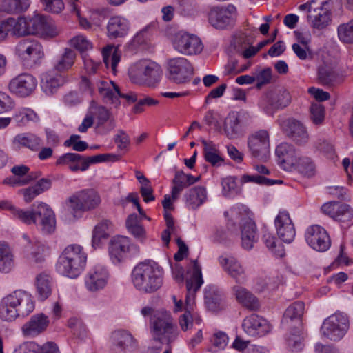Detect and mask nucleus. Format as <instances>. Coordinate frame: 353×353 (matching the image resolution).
Wrapping results in <instances>:
<instances>
[{
	"label": "nucleus",
	"mask_w": 353,
	"mask_h": 353,
	"mask_svg": "<svg viewBox=\"0 0 353 353\" xmlns=\"http://www.w3.org/2000/svg\"><path fill=\"white\" fill-rule=\"evenodd\" d=\"M14 143L20 147L37 151L41 146L42 140L36 134L31 133H21L14 138Z\"/></svg>",
	"instance_id": "nucleus-45"
},
{
	"label": "nucleus",
	"mask_w": 353,
	"mask_h": 353,
	"mask_svg": "<svg viewBox=\"0 0 353 353\" xmlns=\"http://www.w3.org/2000/svg\"><path fill=\"white\" fill-rule=\"evenodd\" d=\"M241 180L243 183H254L260 185H272L276 183H282L281 180H272L259 175L244 174Z\"/></svg>",
	"instance_id": "nucleus-61"
},
{
	"label": "nucleus",
	"mask_w": 353,
	"mask_h": 353,
	"mask_svg": "<svg viewBox=\"0 0 353 353\" xmlns=\"http://www.w3.org/2000/svg\"><path fill=\"white\" fill-rule=\"evenodd\" d=\"M232 290L236 301L243 307L250 311L259 310L261 306L259 300L249 290L236 285L232 287Z\"/></svg>",
	"instance_id": "nucleus-31"
},
{
	"label": "nucleus",
	"mask_w": 353,
	"mask_h": 353,
	"mask_svg": "<svg viewBox=\"0 0 353 353\" xmlns=\"http://www.w3.org/2000/svg\"><path fill=\"white\" fill-rule=\"evenodd\" d=\"M56 165L66 166L74 172H84L89 168L88 157L72 152L60 156L56 161Z\"/></svg>",
	"instance_id": "nucleus-29"
},
{
	"label": "nucleus",
	"mask_w": 353,
	"mask_h": 353,
	"mask_svg": "<svg viewBox=\"0 0 353 353\" xmlns=\"http://www.w3.org/2000/svg\"><path fill=\"white\" fill-rule=\"evenodd\" d=\"M150 329L155 341L168 344L174 341L179 335L170 314L164 310L156 311L150 317Z\"/></svg>",
	"instance_id": "nucleus-6"
},
{
	"label": "nucleus",
	"mask_w": 353,
	"mask_h": 353,
	"mask_svg": "<svg viewBox=\"0 0 353 353\" xmlns=\"http://www.w3.org/2000/svg\"><path fill=\"white\" fill-rule=\"evenodd\" d=\"M230 214L232 218H235L236 221H240L241 240V246L243 249L250 250L258 240L257 229L254 221L247 215L243 214L241 216L236 217L239 214V210L234 208L230 212H225V216Z\"/></svg>",
	"instance_id": "nucleus-10"
},
{
	"label": "nucleus",
	"mask_w": 353,
	"mask_h": 353,
	"mask_svg": "<svg viewBox=\"0 0 353 353\" xmlns=\"http://www.w3.org/2000/svg\"><path fill=\"white\" fill-rule=\"evenodd\" d=\"M318 80L322 85H333L341 83L343 79L332 67L323 65L318 70Z\"/></svg>",
	"instance_id": "nucleus-44"
},
{
	"label": "nucleus",
	"mask_w": 353,
	"mask_h": 353,
	"mask_svg": "<svg viewBox=\"0 0 353 353\" xmlns=\"http://www.w3.org/2000/svg\"><path fill=\"white\" fill-rule=\"evenodd\" d=\"M23 253L26 259L34 262L41 263L45 259V245L35 237L28 234H22Z\"/></svg>",
	"instance_id": "nucleus-25"
},
{
	"label": "nucleus",
	"mask_w": 353,
	"mask_h": 353,
	"mask_svg": "<svg viewBox=\"0 0 353 353\" xmlns=\"http://www.w3.org/2000/svg\"><path fill=\"white\" fill-rule=\"evenodd\" d=\"M87 259L88 254L81 245H68L58 258L56 270L64 276L76 279L85 268Z\"/></svg>",
	"instance_id": "nucleus-4"
},
{
	"label": "nucleus",
	"mask_w": 353,
	"mask_h": 353,
	"mask_svg": "<svg viewBox=\"0 0 353 353\" xmlns=\"http://www.w3.org/2000/svg\"><path fill=\"white\" fill-rule=\"evenodd\" d=\"M172 199L174 200L172 195L170 196L168 194H165L164 196V199L162 201V205L165 210L164 219L167 228L163 231L161 234V239L166 246H168L170 243V235L174 234L176 231L173 218L171 214L167 212L168 210L173 209Z\"/></svg>",
	"instance_id": "nucleus-36"
},
{
	"label": "nucleus",
	"mask_w": 353,
	"mask_h": 353,
	"mask_svg": "<svg viewBox=\"0 0 353 353\" xmlns=\"http://www.w3.org/2000/svg\"><path fill=\"white\" fill-rule=\"evenodd\" d=\"M102 56L105 66L110 67L113 73L115 74L117 65L121 60V50L114 46H108L103 49Z\"/></svg>",
	"instance_id": "nucleus-46"
},
{
	"label": "nucleus",
	"mask_w": 353,
	"mask_h": 353,
	"mask_svg": "<svg viewBox=\"0 0 353 353\" xmlns=\"http://www.w3.org/2000/svg\"><path fill=\"white\" fill-rule=\"evenodd\" d=\"M40 36L43 38H54L59 35L60 30L55 25L54 22L45 18L43 25L42 26Z\"/></svg>",
	"instance_id": "nucleus-59"
},
{
	"label": "nucleus",
	"mask_w": 353,
	"mask_h": 353,
	"mask_svg": "<svg viewBox=\"0 0 353 353\" xmlns=\"http://www.w3.org/2000/svg\"><path fill=\"white\" fill-rule=\"evenodd\" d=\"M77 58L76 52L70 48H65L53 61V69L59 72L68 71L74 65Z\"/></svg>",
	"instance_id": "nucleus-37"
},
{
	"label": "nucleus",
	"mask_w": 353,
	"mask_h": 353,
	"mask_svg": "<svg viewBox=\"0 0 353 353\" xmlns=\"http://www.w3.org/2000/svg\"><path fill=\"white\" fill-rule=\"evenodd\" d=\"M140 252L139 246L124 236L113 237L109 245V255L113 263L117 264L127 257L137 255Z\"/></svg>",
	"instance_id": "nucleus-9"
},
{
	"label": "nucleus",
	"mask_w": 353,
	"mask_h": 353,
	"mask_svg": "<svg viewBox=\"0 0 353 353\" xmlns=\"http://www.w3.org/2000/svg\"><path fill=\"white\" fill-rule=\"evenodd\" d=\"M100 203V196L93 189L77 191L66 201V205L74 217L81 216L83 212L97 208Z\"/></svg>",
	"instance_id": "nucleus-7"
},
{
	"label": "nucleus",
	"mask_w": 353,
	"mask_h": 353,
	"mask_svg": "<svg viewBox=\"0 0 353 353\" xmlns=\"http://www.w3.org/2000/svg\"><path fill=\"white\" fill-rule=\"evenodd\" d=\"M36 292L39 301L47 299L52 294V279L50 275L41 273L36 278Z\"/></svg>",
	"instance_id": "nucleus-43"
},
{
	"label": "nucleus",
	"mask_w": 353,
	"mask_h": 353,
	"mask_svg": "<svg viewBox=\"0 0 353 353\" xmlns=\"http://www.w3.org/2000/svg\"><path fill=\"white\" fill-rule=\"evenodd\" d=\"M282 132L297 144L307 141V128L294 119H285L279 123Z\"/></svg>",
	"instance_id": "nucleus-24"
},
{
	"label": "nucleus",
	"mask_w": 353,
	"mask_h": 353,
	"mask_svg": "<svg viewBox=\"0 0 353 353\" xmlns=\"http://www.w3.org/2000/svg\"><path fill=\"white\" fill-rule=\"evenodd\" d=\"M295 163L292 168H294L299 173L305 176H307L309 174V161L307 157L301 155V152H299V155L295 157Z\"/></svg>",
	"instance_id": "nucleus-63"
},
{
	"label": "nucleus",
	"mask_w": 353,
	"mask_h": 353,
	"mask_svg": "<svg viewBox=\"0 0 353 353\" xmlns=\"http://www.w3.org/2000/svg\"><path fill=\"white\" fill-rule=\"evenodd\" d=\"M163 268L152 260L137 264L130 274L134 288L145 294H152L159 290L163 284Z\"/></svg>",
	"instance_id": "nucleus-1"
},
{
	"label": "nucleus",
	"mask_w": 353,
	"mask_h": 353,
	"mask_svg": "<svg viewBox=\"0 0 353 353\" xmlns=\"http://www.w3.org/2000/svg\"><path fill=\"white\" fill-rule=\"evenodd\" d=\"M16 55L24 64L37 63L44 56L42 45L34 39H22L15 47Z\"/></svg>",
	"instance_id": "nucleus-14"
},
{
	"label": "nucleus",
	"mask_w": 353,
	"mask_h": 353,
	"mask_svg": "<svg viewBox=\"0 0 353 353\" xmlns=\"http://www.w3.org/2000/svg\"><path fill=\"white\" fill-rule=\"evenodd\" d=\"M222 193L225 197L232 198L239 193L236 179L232 176H227L221 180Z\"/></svg>",
	"instance_id": "nucleus-57"
},
{
	"label": "nucleus",
	"mask_w": 353,
	"mask_h": 353,
	"mask_svg": "<svg viewBox=\"0 0 353 353\" xmlns=\"http://www.w3.org/2000/svg\"><path fill=\"white\" fill-rule=\"evenodd\" d=\"M33 224L43 234L54 233L56 230V218L52 208L46 203L37 202L35 221Z\"/></svg>",
	"instance_id": "nucleus-16"
},
{
	"label": "nucleus",
	"mask_w": 353,
	"mask_h": 353,
	"mask_svg": "<svg viewBox=\"0 0 353 353\" xmlns=\"http://www.w3.org/2000/svg\"><path fill=\"white\" fill-rule=\"evenodd\" d=\"M37 85V81L34 76L22 73L11 79L8 87L11 92L21 97H26L35 90Z\"/></svg>",
	"instance_id": "nucleus-22"
},
{
	"label": "nucleus",
	"mask_w": 353,
	"mask_h": 353,
	"mask_svg": "<svg viewBox=\"0 0 353 353\" xmlns=\"http://www.w3.org/2000/svg\"><path fill=\"white\" fill-rule=\"evenodd\" d=\"M172 43L175 50L187 56L199 54L203 49L202 41L197 35L185 31L176 32Z\"/></svg>",
	"instance_id": "nucleus-11"
},
{
	"label": "nucleus",
	"mask_w": 353,
	"mask_h": 353,
	"mask_svg": "<svg viewBox=\"0 0 353 353\" xmlns=\"http://www.w3.org/2000/svg\"><path fill=\"white\" fill-rule=\"evenodd\" d=\"M10 21L12 23V30L14 35L21 37L30 34L28 17H21L17 20L14 18H10Z\"/></svg>",
	"instance_id": "nucleus-54"
},
{
	"label": "nucleus",
	"mask_w": 353,
	"mask_h": 353,
	"mask_svg": "<svg viewBox=\"0 0 353 353\" xmlns=\"http://www.w3.org/2000/svg\"><path fill=\"white\" fill-rule=\"evenodd\" d=\"M278 238L285 243H292L296 236L294 224L287 210H280L274 219Z\"/></svg>",
	"instance_id": "nucleus-19"
},
{
	"label": "nucleus",
	"mask_w": 353,
	"mask_h": 353,
	"mask_svg": "<svg viewBox=\"0 0 353 353\" xmlns=\"http://www.w3.org/2000/svg\"><path fill=\"white\" fill-rule=\"evenodd\" d=\"M206 188L203 186H196L190 189L184 195L185 206L189 210H196L207 200Z\"/></svg>",
	"instance_id": "nucleus-34"
},
{
	"label": "nucleus",
	"mask_w": 353,
	"mask_h": 353,
	"mask_svg": "<svg viewBox=\"0 0 353 353\" xmlns=\"http://www.w3.org/2000/svg\"><path fill=\"white\" fill-rule=\"evenodd\" d=\"M256 88L260 89L264 85L268 84L272 80V70L270 68H266L256 72Z\"/></svg>",
	"instance_id": "nucleus-62"
},
{
	"label": "nucleus",
	"mask_w": 353,
	"mask_h": 353,
	"mask_svg": "<svg viewBox=\"0 0 353 353\" xmlns=\"http://www.w3.org/2000/svg\"><path fill=\"white\" fill-rule=\"evenodd\" d=\"M312 19V26L315 30H322L325 29L332 21L331 7L322 8L314 12Z\"/></svg>",
	"instance_id": "nucleus-49"
},
{
	"label": "nucleus",
	"mask_w": 353,
	"mask_h": 353,
	"mask_svg": "<svg viewBox=\"0 0 353 353\" xmlns=\"http://www.w3.org/2000/svg\"><path fill=\"white\" fill-rule=\"evenodd\" d=\"M110 274L108 269L102 265H97L90 268L84 277V285L90 292H97L105 288L108 283Z\"/></svg>",
	"instance_id": "nucleus-17"
},
{
	"label": "nucleus",
	"mask_w": 353,
	"mask_h": 353,
	"mask_svg": "<svg viewBox=\"0 0 353 353\" xmlns=\"http://www.w3.org/2000/svg\"><path fill=\"white\" fill-rule=\"evenodd\" d=\"M299 152L292 145L281 143L275 150L278 164L285 170H290L296 162L295 157L299 155Z\"/></svg>",
	"instance_id": "nucleus-30"
},
{
	"label": "nucleus",
	"mask_w": 353,
	"mask_h": 353,
	"mask_svg": "<svg viewBox=\"0 0 353 353\" xmlns=\"http://www.w3.org/2000/svg\"><path fill=\"white\" fill-rule=\"evenodd\" d=\"M349 328L347 316L342 312H335L327 317L320 328L322 337L330 341H340Z\"/></svg>",
	"instance_id": "nucleus-8"
},
{
	"label": "nucleus",
	"mask_w": 353,
	"mask_h": 353,
	"mask_svg": "<svg viewBox=\"0 0 353 353\" xmlns=\"http://www.w3.org/2000/svg\"><path fill=\"white\" fill-rule=\"evenodd\" d=\"M162 75L160 65L150 59H141L128 69V76L132 83L148 87H155L160 82Z\"/></svg>",
	"instance_id": "nucleus-5"
},
{
	"label": "nucleus",
	"mask_w": 353,
	"mask_h": 353,
	"mask_svg": "<svg viewBox=\"0 0 353 353\" xmlns=\"http://www.w3.org/2000/svg\"><path fill=\"white\" fill-rule=\"evenodd\" d=\"M236 8L232 4L209 8L207 14L210 24L216 29H225L234 23Z\"/></svg>",
	"instance_id": "nucleus-13"
},
{
	"label": "nucleus",
	"mask_w": 353,
	"mask_h": 353,
	"mask_svg": "<svg viewBox=\"0 0 353 353\" xmlns=\"http://www.w3.org/2000/svg\"><path fill=\"white\" fill-rule=\"evenodd\" d=\"M39 2L46 12L52 14L61 12L65 7L62 0H39Z\"/></svg>",
	"instance_id": "nucleus-60"
},
{
	"label": "nucleus",
	"mask_w": 353,
	"mask_h": 353,
	"mask_svg": "<svg viewBox=\"0 0 353 353\" xmlns=\"http://www.w3.org/2000/svg\"><path fill=\"white\" fill-rule=\"evenodd\" d=\"M219 262L227 274L237 283H244L247 280L246 270L242 263L232 255H222Z\"/></svg>",
	"instance_id": "nucleus-21"
},
{
	"label": "nucleus",
	"mask_w": 353,
	"mask_h": 353,
	"mask_svg": "<svg viewBox=\"0 0 353 353\" xmlns=\"http://www.w3.org/2000/svg\"><path fill=\"white\" fill-rule=\"evenodd\" d=\"M29 18V30L30 34H40L42 26L43 25L46 17L43 15H36Z\"/></svg>",
	"instance_id": "nucleus-64"
},
{
	"label": "nucleus",
	"mask_w": 353,
	"mask_h": 353,
	"mask_svg": "<svg viewBox=\"0 0 353 353\" xmlns=\"http://www.w3.org/2000/svg\"><path fill=\"white\" fill-rule=\"evenodd\" d=\"M302 336V327H295L286 334L285 340L287 347L292 352H299L305 345Z\"/></svg>",
	"instance_id": "nucleus-47"
},
{
	"label": "nucleus",
	"mask_w": 353,
	"mask_h": 353,
	"mask_svg": "<svg viewBox=\"0 0 353 353\" xmlns=\"http://www.w3.org/2000/svg\"><path fill=\"white\" fill-rule=\"evenodd\" d=\"M36 204L34 203L30 210L13 206L11 211L12 219L21 221L26 225H32L35 221Z\"/></svg>",
	"instance_id": "nucleus-50"
},
{
	"label": "nucleus",
	"mask_w": 353,
	"mask_h": 353,
	"mask_svg": "<svg viewBox=\"0 0 353 353\" xmlns=\"http://www.w3.org/2000/svg\"><path fill=\"white\" fill-rule=\"evenodd\" d=\"M192 275L186 279L187 294L185 299V313L179 318V323L183 332L200 327L202 319L194 312V299L196 292L200 289L203 280L202 278L201 267L196 260L192 261Z\"/></svg>",
	"instance_id": "nucleus-2"
},
{
	"label": "nucleus",
	"mask_w": 353,
	"mask_h": 353,
	"mask_svg": "<svg viewBox=\"0 0 353 353\" xmlns=\"http://www.w3.org/2000/svg\"><path fill=\"white\" fill-rule=\"evenodd\" d=\"M128 232L139 242L143 243L147 239V232L141 224V218L136 214H131L126 220Z\"/></svg>",
	"instance_id": "nucleus-40"
},
{
	"label": "nucleus",
	"mask_w": 353,
	"mask_h": 353,
	"mask_svg": "<svg viewBox=\"0 0 353 353\" xmlns=\"http://www.w3.org/2000/svg\"><path fill=\"white\" fill-rule=\"evenodd\" d=\"M50 325L49 317L43 313L32 315L25 323L22 327V333L27 338H35L44 333Z\"/></svg>",
	"instance_id": "nucleus-27"
},
{
	"label": "nucleus",
	"mask_w": 353,
	"mask_h": 353,
	"mask_svg": "<svg viewBox=\"0 0 353 353\" xmlns=\"http://www.w3.org/2000/svg\"><path fill=\"white\" fill-rule=\"evenodd\" d=\"M30 5V0H3L0 9L9 14H18L27 10Z\"/></svg>",
	"instance_id": "nucleus-51"
},
{
	"label": "nucleus",
	"mask_w": 353,
	"mask_h": 353,
	"mask_svg": "<svg viewBox=\"0 0 353 353\" xmlns=\"http://www.w3.org/2000/svg\"><path fill=\"white\" fill-rule=\"evenodd\" d=\"M32 295L21 290L3 296L0 301V319L11 322L18 317H25L34 310Z\"/></svg>",
	"instance_id": "nucleus-3"
},
{
	"label": "nucleus",
	"mask_w": 353,
	"mask_h": 353,
	"mask_svg": "<svg viewBox=\"0 0 353 353\" xmlns=\"http://www.w3.org/2000/svg\"><path fill=\"white\" fill-rule=\"evenodd\" d=\"M109 345L117 353H128L136 348L137 341L129 331L116 330L110 334Z\"/></svg>",
	"instance_id": "nucleus-18"
},
{
	"label": "nucleus",
	"mask_w": 353,
	"mask_h": 353,
	"mask_svg": "<svg viewBox=\"0 0 353 353\" xmlns=\"http://www.w3.org/2000/svg\"><path fill=\"white\" fill-rule=\"evenodd\" d=\"M331 241L325 230L318 225L310 227V247L318 252L326 251Z\"/></svg>",
	"instance_id": "nucleus-32"
},
{
	"label": "nucleus",
	"mask_w": 353,
	"mask_h": 353,
	"mask_svg": "<svg viewBox=\"0 0 353 353\" xmlns=\"http://www.w3.org/2000/svg\"><path fill=\"white\" fill-rule=\"evenodd\" d=\"M14 267V255L6 243H0V272H8Z\"/></svg>",
	"instance_id": "nucleus-52"
},
{
	"label": "nucleus",
	"mask_w": 353,
	"mask_h": 353,
	"mask_svg": "<svg viewBox=\"0 0 353 353\" xmlns=\"http://www.w3.org/2000/svg\"><path fill=\"white\" fill-rule=\"evenodd\" d=\"M99 92L106 103L115 107L120 104L119 96L121 92L118 86L112 81H101L98 85Z\"/></svg>",
	"instance_id": "nucleus-35"
},
{
	"label": "nucleus",
	"mask_w": 353,
	"mask_h": 353,
	"mask_svg": "<svg viewBox=\"0 0 353 353\" xmlns=\"http://www.w3.org/2000/svg\"><path fill=\"white\" fill-rule=\"evenodd\" d=\"M205 160L212 166H220L223 163L220 151L216 144L211 141L202 140Z\"/></svg>",
	"instance_id": "nucleus-42"
},
{
	"label": "nucleus",
	"mask_w": 353,
	"mask_h": 353,
	"mask_svg": "<svg viewBox=\"0 0 353 353\" xmlns=\"http://www.w3.org/2000/svg\"><path fill=\"white\" fill-rule=\"evenodd\" d=\"M338 37L345 43H353V19L340 24L337 28Z\"/></svg>",
	"instance_id": "nucleus-56"
},
{
	"label": "nucleus",
	"mask_w": 353,
	"mask_h": 353,
	"mask_svg": "<svg viewBox=\"0 0 353 353\" xmlns=\"http://www.w3.org/2000/svg\"><path fill=\"white\" fill-rule=\"evenodd\" d=\"M16 125L19 127L26 125L30 121L34 123L39 121L38 114L32 109L28 108H21L17 109L11 117Z\"/></svg>",
	"instance_id": "nucleus-48"
},
{
	"label": "nucleus",
	"mask_w": 353,
	"mask_h": 353,
	"mask_svg": "<svg viewBox=\"0 0 353 353\" xmlns=\"http://www.w3.org/2000/svg\"><path fill=\"white\" fill-rule=\"evenodd\" d=\"M112 231V223L108 220L99 223L92 232V246L94 249L99 248L102 240L107 239Z\"/></svg>",
	"instance_id": "nucleus-41"
},
{
	"label": "nucleus",
	"mask_w": 353,
	"mask_h": 353,
	"mask_svg": "<svg viewBox=\"0 0 353 353\" xmlns=\"http://www.w3.org/2000/svg\"><path fill=\"white\" fill-rule=\"evenodd\" d=\"M70 47L83 54L92 49V43L84 35L77 34L72 37L69 41Z\"/></svg>",
	"instance_id": "nucleus-55"
},
{
	"label": "nucleus",
	"mask_w": 353,
	"mask_h": 353,
	"mask_svg": "<svg viewBox=\"0 0 353 353\" xmlns=\"http://www.w3.org/2000/svg\"><path fill=\"white\" fill-rule=\"evenodd\" d=\"M223 130L230 139H235L243 135V128L238 112H231L228 114L224 119Z\"/></svg>",
	"instance_id": "nucleus-33"
},
{
	"label": "nucleus",
	"mask_w": 353,
	"mask_h": 353,
	"mask_svg": "<svg viewBox=\"0 0 353 353\" xmlns=\"http://www.w3.org/2000/svg\"><path fill=\"white\" fill-rule=\"evenodd\" d=\"M305 311L303 302L296 301L290 305L285 310L282 324L287 328L302 327V318Z\"/></svg>",
	"instance_id": "nucleus-28"
},
{
	"label": "nucleus",
	"mask_w": 353,
	"mask_h": 353,
	"mask_svg": "<svg viewBox=\"0 0 353 353\" xmlns=\"http://www.w3.org/2000/svg\"><path fill=\"white\" fill-rule=\"evenodd\" d=\"M324 106L319 103H314L310 106V121L315 125H321L325 120Z\"/></svg>",
	"instance_id": "nucleus-58"
},
{
	"label": "nucleus",
	"mask_w": 353,
	"mask_h": 353,
	"mask_svg": "<svg viewBox=\"0 0 353 353\" xmlns=\"http://www.w3.org/2000/svg\"><path fill=\"white\" fill-rule=\"evenodd\" d=\"M63 83V79L60 74L48 71L42 74L41 77V88L46 95L54 94Z\"/></svg>",
	"instance_id": "nucleus-39"
},
{
	"label": "nucleus",
	"mask_w": 353,
	"mask_h": 353,
	"mask_svg": "<svg viewBox=\"0 0 353 353\" xmlns=\"http://www.w3.org/2000/svg\"><path fill=\"white\" fill-rule=\"evenodd\" d=\"M244 332L251 336H263L272 330V325L264 318L256 314L246 316L242 323Z\"/></svg>",
	"instance_id": "nucleus-26"
},
{
	"label": "nucleus",
	"mask_w": 353,
	"mask_h": 353,
	"mask_svg": "<svg viewBox=\"0 0 353 353\" xmlns=\"http://www.w3.org/2000/svg\"><path fill=\"white\" fill-rule=\"evenodd\" d=\"M131 30L130 20L123 15L111 16L106 24V35L110 39H123Z\"/></svg>",
	"instance_id": "nucleus-23"
},
{
	"label": "nucleus",
	"mask_w": 353,
	"mask_h": 353,
	"mask_svg": "<svg viewBox=\"0 0 353 353\" xmlns=\"http://www.w3.org/2000/svg\"><path fill=\"white\" fill-rule=\"evenodd\" d=\"M200 176L194 177L191 174H186L183 171H177L172 180V197L176 200L182 190L199 181Z\"/></svg>",
	"instance_id": "nucleus-38"
},
{
	"label": "nucleus",
	"mask_w": 353,
	"mask_h": 353,
	"mask_svg": "<svg viewBox=\"0 0 353 353\" xmlns=\"http://www.w3.org/2000/svg\"><path fill=\"white\" fill-rule=\"evenodd\" d=\"M157 28V23L156 22H151L148 24L134 35L130 41L131 44L134 47H137L145 43L156 32Z\"/></svg>",
	"instance_id": "nucleus-53"
},
{
	"label": "nucleus",
	"mask_w": 353,
	"mask_h": 353,
	"mask_svg": "<svg viewBox=\"0 0 353 353\" xmlns=\"http://www.w3.org/2000/svg\"><path fill=\"white\" fill-rule=\"evenodd\" d=\"M167 66L169 78L178 84L188 82L194 74L192 64L184 57L169 59Z\"/></svg>",
	"instance_id": "nucleus-15"
},
{
	"label": "nucleus",
	"mask_w": 353,
	"mask_h": 353,
	"mask_svg": "<svg viewBox=\"0 0 353 353\" xmlns=\"http://www.w3.org/2000/svg\"><path fill=\"white\" fill-rule=\"evenodd\" d=\"M248 146L251 154L256 158H266L270 153V137L267 130H260L249 136Z\"/></svg>",
	"instance_id": "nucleus-20"
},
{
	"label": "nucleus",
	"mask_w": 353,
	"mask_h": 353,
	"mask_svg": "<svg viewBox=\"0 0 353 353\" xmlns=\"http://www.w3.org/2000/svg\"><path fill=\"white\" fill-rule=\"evenodd\" d=\"M290 103V95L287 90L274 89L261 97L259 106L265 114L273 115L276 110L286 107Z\"/></svg>",
	"instance_id": "nucleus-12"
}]
</instances>
